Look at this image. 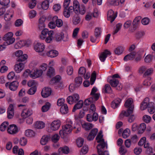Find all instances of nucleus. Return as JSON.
<instances>
[{"label": "nucleus", "instance_id": "obj_29", "mask_svg": "<svg viewBox=\"0 0 155 155\" xmlns=\"http://www.w3.org/2000/svg\"><path fill=\"white\" fill-rule=\"evenodd\" d=\"M61 77L59 75H57L50 81V84H55L56 85H58L59 84V81L61 80Z\"/></svg>", "mask_w": 155, "mask_h": 155}, {"label": "nucleus", "instance_id": "obj_39", "mask_svg": "<svg viewBox=\"0 0 155 155\" xmlns=\"http://www.w3.org/2000/svg\"><path fill=\"white\" fill-rule=\"evenodd\" d=\"M130 130L129 129L126 128L122 133L123 137L125 139L127 138L130 135Z\"/></svg>", "mask_w": 155, "mask_h": 155}, {"label": "nucleus", "instance_id": "obj_14", "mask_svg": "<svg viewBox=\"0 0 155 155\" xmlns=\"http://www.w3.org/2000/svg\"><path fill=\"white\" fill-rule=\"evenodd\" d=\"M43 73V72L40 70L35 69L32 74H30V76L33 78H36L41 76Z\"/></svg>", "mask_w": 155, "mask_h": 155}, {"label": "nucleus", "instance_id": "obj_37", "mask_svg": "<svg viewBox=\"0 0 155 155\" xmlns=\"http://www.w3.org/2000/svg\"><path fill=\"white\" fill-rule=\"evenodd\" d=\"M109 83L112 87H116L119 84V81L116 78H112L110 80Z\"/></svg>", "mask_w": 155, "mask_h": 155}, {"label": "nucleus", "instance_id": "obj_11", "mask_svg": "<svg viewBox=\"0 0 155 155\" xmlns=\"http://www.w3.org/2000/svg\"><path fill=\"white\" fill-rule=\"evenodd\" d=\"M8 132L10 134H14L18 132L17 126L15 124L10 125L8 127L7 129Z\"/></svg>", "mask_w": 155, "mask_h": 155}, {"label": "nucleus", "instance_id": "obj_56", "mask_svg": "<svg viewBox=\"0 0 155 155\" xmlns=\"http://www.w3.org/2000/svg\"><path fill=\"white\" fill-rule=\"evenodd\" d=\"M15 76V74L14 72L11 71L8 74L7 77L8 79L9 80H12L13 79Z\"/></svg>", "mask_w": 155, "mask_h": 155}, {"label": "nucleus", "instance_id": "obj_2", "mask_svg": "<svg viewBox=\"0 0 155 155\" xmlns=\"http://www.w3.org/2000/svg\"><path fill=\"white\" fill-rule=\"evenodd\" d=\"M52 35H53V31H49L48 29L45 28L42 31L39 38L41 40L45 39L46 42L50 43L52 41Z\"/></svg>", "mask_w": 155, "mask_h": 155}, {"label": "nucleus", "instance_id": "obj_17", "mask_svg": "<svg viewBox=\"0 0 155 155\" xmlns=\"http://www.w3.org/2000/svg\"><path fill=\"white\" fill-rule=\"evenodd\" d=\"M45 48V46L43 43H37L34 46V49L38 52H41Z\"/></svg>", "mask_w": 155, "mask_h": 155}, {"label": "nucleus", "instance_id": "obj_63", "mask_svg": "<svg viewBox=\"0 0 155 155\" xmlns=\"http://www.w3.org/2000/svg\"><path fill=\"white\" fill-rule=\"evenodd\" d=\"M146 138L145 137H143L141 138L138 143L139 146H142L146 142Z\"/></svg>", "mask_w": 155, "mask_h": 155}, {"label": "nucleus", "instance_id": "obj_26", "mask_svg": "<svg viewBox=\"0 0 155 155\" xmlns=\"http://www.w3.org/2000/svg\"><path fill=\"white\" fill-rule=\"evenodd\" d=\"M80 7L78 2L77 0H74L73 2V10L75 13L77 14L79 13V8Z\"/></svg>", "mask_w": 155, "mask_h": 155}, {"label": "nucleus", "instance_id": "obj_51", "mask_svg": "<svg viewBox=\"0 0 155 155\" xmlns=\"http://www.w3.org/2000/svg\"><path fill=\"white\" fill-rule=\"evenodd\" d=\"M37 88L35 86H34L31 87L28 90L27 92L28 94L30 95H33L36 92Z\"/></svg>", "mask_w": 155, "mask_h": 155}, {"label": "nucleus", "instance_id": "obj_45", "mask_svg": "<svg viewBox=\"0 0 155 155\" xmlns=\"http://www.w3.org/2000/svg\"><path fill=\"white\" fill-rule=\"evenodd\" d=\"M153 104L151 103L148 107V110L150 114H153L155 111V107Z\"/></svg>", "mask_w": 155, "mask_h": 155}, {"label": "nucleus", "instance_id": "obj_9", "mask_svg": "<svg viewBox=\"0 0 155 155\" xmlns=\"http://www.w3.org/2000/svg\"><path fill=\"white\" fill-rule=\"evenodd\" d=\"M96 78V72L94 71L91 74L90 78V81L89 82L88 81H84L83 83V84L84 87H87L89 86L90 84L93 85Z\"/></svg>", "mask_w": 155, "mask_h": 155}, {"label": "nucleus", "instance_id": "obj_60", "mask_svg": "<svg viewBox=\"0 0 155 155\" xmlns=\"http://www.w3.org/2000/svg\"><path fill=\"white\" fill-rule=\"evenodd\" d=\"M152 59V56L151 54H148L145 57L144 61L146 63H150Z\"/></svg>", "mask_w": 155, "mask_h": 155}, {"label": "nucleus", "instance_id": "obj_5", "mask_svg": "<svg viewBox=\"0 0 155 155\" xmlns=\"http://www.w3.org/2000/svg\"><path fill=\"white\" fill-rule=\"evenodd\" d=\"M52 41L55 40L57 41H59L62 40L64 41H68V37L67 35L64 36V34L61 33L60 34L56 33L52 35Z\"/></svg>", "mask_w": 155, "mask_h": 155}, {"label": "nucleus", "instance_id": "obj_33", "mask_svg": "<svg viewBox=\"0 0 155 155\" xmlns=\"http://www.w3.org/2000/svg\"><path fill=\"white\" fill-rule=\"evenodd\" d=\"M81 20L80 17L77 15H74L72 18V22L74 25H77L79 24Z\"/></svg>", "mask_w": 155, "mask_h": 155}, {"label": "nucleus", "instance_id": "obj_25", "mask_svg": "<svg viewBox=\"0 0 155 155\" xmlns=\"http://www.w3.org/2000/svg\"><path fill=\"white\" fill-rule=\"evenodd\" d=\"M50 138L51 137L49 135L43 136L41 140L40 143L41 144L43 145H45L47 143Z\"/></svg>", "mask_w": 155, "mask_h": 155}, {"label": "nucleus", "instance_id": "obj_47", "mask_svg": "<svg viewBox=\"0 0 155 155\" xmlns=\"http://www.w3.org/2000/svg\"><path fill=\"white\" fill-rule=\"evenodd\" d=\"M20 144L22 146H25L27 142V139L24 137L21 138L19 141Z\"/></svg>", "mask_w": 155, "mask_h": 155}, {"label": "nucleus", "instance_id": "obj_31", "mask_svg": "<svg viewBox=\"0 0 155 155\" xmlns=\"http://www.w3.org/2000/svg\"><path fill=\"white\" fill-rule=\"evenodd\" d=\"M124 50V48L122 46H119L116 48L114 50V52L115 54L119 55L121 54Z\"/></svg>", "mask_w": 155, "mask_h": 155}, {"label": "nucleus", "instance_id": "obj_16", "mask_svg": "<svg viewBox=\"0 0 155 155\" xmlns=\"http://www.w3.org/2000/svg\"><path fill=\"white\" fill-rule=\"evenodd\" d=\"M61 125V122L60 120L54 121L51 124V128L54 131L58 130Z\"/></svg>", "mask_w": 155, "mask_h": 155}, {"label": "nucleus", "instance_id": "obj_58", "mask_svg": "<svg viewBox=\"0 0 155 155\" xmlns=\"http://www.w3.org/2000/svg\"><path fill=\"white\" fill-rule=\"evenodd\" d=\"M73 72V69L71 66L68 67L67 69V72L68 75H71L72 74Z\"/></svg>", "mask_w": 155, "mask_h": 155}, {"label": "nucleus", "instance_id": "obj_41", "mask_svg": "<svg viewBox=\"0 0 155 155\" xmlns=\"http://www.w3.org/2000/svg\"><path fill=\"white\" fill-rule=\"evenodd\" d=\"M35 133L31 130L28 129L25 131V135L28 137H32L34 136Z\"/></svg>", "mask_w": 155, "mask_h": 155}, {"label": "nucleus", "instance_id": "obj_55", "mask_svg": "<svg viewBox=\"0 0 155 155\" xmlns=\"http://www.w3.org/2000/svg\"><path fill=\"white\" fill-rule=\"evenodd\" d=\"M146 70L143 74L145 76L150 75L153 73V69L152 68H149L146 69Z\"/></svg>", "mask_w": 155, "mask_h": 155}, {"label": "nucleus", "instance_id": "obj_52", "mask_svg": "<svg viewBox=\"0 0 155 155\" xmlns=\"http://www.w3.org/2000/svg\"><path fill=\"white\" fill-rule=\"evenodd\" d=\"M146 124L144 123H143L141 124L140 127H139V132L143 133L146 129Z\"/></svg>", "mask_w": 155, "mask_h": 155}, {"label": "nucleus", "instance_id": "obj_62", "mask_svg": "<svg viewBox=\"0 0 155 155\" xmlns=\"http://www.w3.org/2000/svg\"><path fill=\"white\" fill-rule=\"evenodd\" d=\"M84 140L82 138H80L77 141V146L79 147H81L83 145Z\"/></svg>", "mask_w": 155, "mask_h": 155}, {"label": "nucleus", "instance_id": "obj_61", "mask_svg": "<svg viewBox=\"0 0 155 155\" xmlns=\"http://www.w3.org/2000/svg\"><path fill=\"white\" fill-rule=\"evenodd\" d=\"M130 139L132 143H136L138 140L137 136L136 135L132 136Z\"/></svg>", "mask_w": 155, "mask_h": 155}, {"label": "nucleus", "instance_id": "obj_46", "mask_svg": "<svg viewBox=\"0 0 155 155\" xmlns=\"http://www.w3.org/2000/svg\"><path fill=\"white\" fill-rule=\"evenodd\" d=\"M91 97L90 98L92 99V101L93 103L99 99L100 94L99 93H97L94 94H90Z\"/></svg>", "mask_w": 155, "mask_h": 155}, {"label": "nucleus", "instance_id": "obj_1", "mask_svg": "<svg viewBox=\"0 0 155 155\" xmlns=\"http://www.w3.org/2000/svg\"><path fill=\"white\" fill-rule=\"evenodd\" d=\"M102 131H100L96 138L97 143H100L97 146V153L99 155H109L108 151L104 150V148H107V145L106 143L104 142V140L103 138L102 135Z\"/></svg>", "mask_w": 155, "mask_h": 155}, {"label": "nucleus", "instance_id": "obj_20", "mask_svg": "<svg viewBox=\"0 0 155 155\" xmlns=\"http://www.w3.org/2000/svg\"><path fill=\"white\" fill-rule=\"evenodd\" d=\"M72 6H70L68 9H64L63 12V15L66 18H69L70 15V13L73 12V10Z\"/></svg>", "mask_w": 155, "mask_h": 155}, {"label": "nucleus", "instance_id": "obj_36", "mask_svg": "<svg viewBox=\"0 0 155 155\" xmlns=\"http://www.w3.org/2000/svg\"><path fill=\"white\" fill-rule=\"evenodd\" d=\"M82 79L81 77H78L75 78L74 80L75 86L76 87L79 86L82 84Z\"/></svg>", "mask_w": 155, "mask_h": 155}, {"label": "nucleus", "instance_id": "obj_27", "mask_svg": "<svg viewBox=\"0 0 155 155\" xmlns=\"http://www.w3.org/2000/svg\"><path fill=\"white\" fill-rule=\"evenodd\" d=\"M83 104V101L80 100L74 106L72 110V112H74L76 110L81 108Z\"/></svg>", "mask_w": 155, "mask_h": 155}, {"label": "nucleus", "instance_id": "obj_21", "mask_svg": "<svg viewBox=\"0 0 155 155\" xmlns=\"http://www.w3.org/2000/svg\"><path fill=\"white\" fill-rule=\"evenodd\" d=\"M22 109L23 110L21 113V115L23 118H25L32 114V112L31 110Z\"/></svg>", "mask_w": 155, "mask_h": 155}, {"label": "nucleus", "instance_id": "obj_24", "mask_svg": "<svg viewBox=\"0 0 155 155\" xmlns=\"http://www.w3.org/2000/svg\"><path fill=\"white\" fill-rule=\"evenodd\" d=\"M121 100L119 98H117L113 101L111 103V106L114 109L117 107L121 102Z\"/></svg>", "mask_w": 155, "mask_h": 155}, {"label": "nucleus", "instance_id": "obj_18", "mask_svg": "<svg viewBox=\"0 0 155 155\" xmlns=\"http://www.w3.org/2000/svg\"><path fill=\"white\" fill-rule=\"evenodd\" d=\"M49 63V64H51V65L49 67V68L48 71L47 75L49 77L51 78L54 75V71L52 67L54 65V62L53 61H51Z\"/></svg>", "mask_w": 155, "mask_h": 155}, {"label": "nucleus", "instance_id": "obj_40", "mask_svg": "<svg viewBox=\"0 0 155 155\" xmlns=\"http://www.w3.org/2000/svg\"><path fill=\"white\" fill-rule=\"evenodd\" d=\"M27 55L26 54H23L19 57L17 58V60L18 62H24L26 60L27 58Z\"/></svg>", "mask_w": 155, "mask_h": 155}, {"label": "nucleus", "instance_id": "obj_13", "mask_svg": "<svg viewBox=\"0 0 155 155\" xmlns=\"http://www.w3.org/2000/svg\"><path fill=\"white\" fill-rule=\"evenodd\" d=\"M51 88L45 87L42 90L41 94L43 97H47L51 94Z\"/></svg>", "mask_w": 155, "mask_h": 155}, {"label": "nucleus", "instance_id": "obj_57", "mask_svg": "<svg viewBox=\"0 0 155 155\" xmlns=\"http://www.w3.org/2000/svg\"><path fill=\"white\" fill-rule=\"evenodd\" d=\"M10 2V0H0V4L2 5L7 6V7Z\"/></svg>", "mask_w": 155, "mask_h": 155}, {"label": "nucleus", "instance_id": "obj_3", "mask_svg": "<svg viewBox=\"0 0 155 155\" xmlns=\"http://www.w3.org/2000/svg\"><path fill=\"white\" fill-rule=\"evenodd\" d=\"M73 123L72 121H70L68 123L62 127V130H60L59 133L61 136L62 135L64 136L65 134H68L71 133L73 129L72 126Z\"/></svg>", "mask_w": 155, "mask_h": 155}, {"label": "nucleus", "instance_id": "obj_7", "mask_svg": "<svg viewBox=\"0 0 155 155\" xmlns=\"http://www.w3.org/2000/svg\"><path fill=\"white\" fill-rule=\"evenodd\" d=\"M19 83L16 81H14L12 82H8L5 84V86L6 88L10 89L12 91L16 90L18 86Z\"/></svg>", "mask_w": 155, "mask_h": 155}, {"label": "nucleus", "instance_id": "obj_10", "mask_svg": "<svg viewBox=\"0 0 155 155\" xmlns=\"http://www.w3.org/2000/svg\"><path fill=\"white\" fill-rule=\"evenodd\" d=\"M133 113H129V114H127V116L125 115V114L123 113L122 114V111L121 113L120 117H124L125 116L127 117V121L129 123H132L135 120L136 118V116L134 115L131 114H132ZM127 114V113H126Z\"/></svg>", "mask_w": 155, "mask_h": 155}, {"label": "nucleus", "instance_id": "obj_59", "mask_svg": "<svg viewBox=\"0 0 155 155\" xmlns=\"http://www.w3.org/2000/svg\"><path fill=\"white\" fill-rule=\"evenodd\" d=\"M143 121L147 123H149L151 119V117L147 115H144L143 117Z\"/></svg>", "mask_w": 155, "mask_h": 155}, {"label": "nucleus", "instance_id": "obj_54", "mask_svg": "<svg viewBox=\"0 0 155 155\" xmlns=\"http://www.w3.org/2000/svg\"><path fill=\"white\" fill-rule=\"evenodd\" d=\"M79 13L81 15L84 14L86 12L85 7L83 5H81L79 8Z\"/></svg>", "mask_w": 155, "mask_h": 155}, {"label": "nucleus", "instance_id": "obj_38", "mask_svg": "<svg viewBox=\"0 0 155 155\" xmlns=\"http://www.w3.org/2000/svg\"><path fill=\"white\" fill-rule=\"evenodd\" d=\"M42 8L44 10H47L49 7V2L47 0L44 1L41 5Z\"/></svg>", "mask_w": 155, "mask_h": 155}, {"label": "nucleus", "instance_id": "obj_35", "mask_svg": "<svg viewBox=\"0 0 155 155\" xmlns=\"http://www.w3.org/2000/svg\"><path fill=\"white\" fill-rule=\"evenodd\" d=\"M83 127L86 130H87L91 129L94 127V125L89 123H84L82 125Z\"/></svg>", "mask_w": 155, "mask_h": 155}, {"label": "nucleus", "instance_id": "obj_19", "mask_svg": "<svg viewBox=\"0 0 155 155\" xmlns=\"http://www.w3.org/2000/svg\"><path fill=\"white\" fill-rule=\"evenodd\" d=\"M111 54V53L110 51L107 50H106L100 56V59L101 61L104 62L107 57L108 55H110Z\"/></svg>", "mask_w": 155, "mask_h": 155}, {"label": "nucleus", "instance_id": "obj_64", "mask_svg": "<svg viewBox=\"0 0 155 155\" xmlns=\"http://www.w3.org/2000/svg\"><path fill=\"white\" fill-rule=\"evenodd\" d=\"M60 137L57 134H55L52 137V140L54 143H56L59 140Z\"/></svg>", "mask_w": 155, "mask_h": 155}, {"label": "nucleus", "instance_id": "obj_43", "mask_svg": "<svg viewBox=\"0 0 155 155\" xmlns=\"http://www.w3.org/2000/svg\"><path fill=\"white\" fill-rule=\"evenodd\" d=\"M141 19V17L140 16L136 17L133 21V25L134 28L137 27L138 25V22Z\"/></svg>", "mask_w": 155, "mask_h": 155}, {"label": "nucleus", "instance_id": "obj_42", "mask_svg": "<svg viewBox=\"0 0 155 155\" xmlns=\"http://www.w3.org/2000/svg\"><path fill=\"white\" fill-rule=\"evenodd\" d=\"M9 123L8 122H4L0 126V130L2 131H4L8 126Z\"/></svg>", "mask_w": 155, "mask_h": 155}, {"label": "nucleus", "instance_id": "obj_6", "mask_svg": "<svg viewBox=\"0 0 155 155\" xmlns=\"http://www.w3.org/2000/svg\"><path fill=\"white\" fill-rule=\"evenodd\" d=\"M13 34L12 32H9L6 34L3 38V39L6 41L8 45L13 43L15 41V38H12Z\"/></svg>", "mask_w": 155, "mask_h": 155}, {"label": "nucleus", "instance_id": "obj_50", "mask_svg": "<svg viewBox=\"0 0 155 155\" xmlns=\"http://www.w3.org/2000/svg\"><path fill=\"white\" fill-rule=\"evenodd\" d=\"M101 28L97 27L94 30V35L96 37H99L101 35Z\"/></svg>", "mask_w": 155, "mask_h": 155}, {"label": "nucleus", "instance_id": "obj_53", "mask_svg": "<svg viewBox=\"0 0 155 155\" xmlns=\"http://www.w3.org/2000/svg\"><path fill=\"white\" fill-rule=\"evenodd\" d=\"M116 16L117 15L114 13L113 15H107V19L110 21L111 23H112L114 20Z\"/></svg>", "mask_w": 155, "mask_h": 155}, {"label": "nucleus", "instance_id": "obj_30", "mask_svg": "<svg viewBox=\"0 0 155 155\" xmlns=\"http://www.w3.org/2000/svg\"><path fill=\"white\" fill-rule=\"evenodd\" d=\"M45 123L41 121H38L36 122L34 124L35 128L38 129H41L45 127Z\"/></svg>", "mask_w": 155, "mask_h": 155}, {"label": "nucleus", "instance_id": "obj_28", "mask_svg": "<svg viewBox=\"0 0 155 155\" xmlns=\"http://www.w3.org/2000/svg\"><path fill=\"white\" fill-rule=\"evenodd\" d=\"M46 54L49 57L54 58L58 55V52L57 51L55 50H51L47 52Z\"/></svg>", "mask_w": 155, "mask_h": 155}, {"label": "nucleus", "instance_id": "obj_12", "mask_svg": "<svg viewBox=\"0 0 155 155\" xmlns=\"http://www.w3.org/2000/svg\"><path fill=\"white\" fill-rule=\"evenodd\" d=\"M25 62H20L16 64L14 67L15 71L17 73H19L23 69Z\"/></svg>", "mask_w": 155, "mask_h": 155}, {"label": "nucleus", "instance_id": "obj_34", "mask_svg": "<svg viewBox=\"0 0 155 155\" xmlns=\"http://www.w3.org/2000/svg\"><path fill=\"white\" fill-rule=\"evenodd\" d=\"M103 91L105 93H110L112 92L111 88L109 84H106L104 88L103 89Z\"/></svg>", "mask_w": 155, "mask_h": 155}, {"label": "nucleus", "instance_id": "obj_23", "mask_svg": "<svg viewBox=\"0 0 155 155\" xmlns=\"http://www.w3.org/2000/svg\"><path fill=\"white\" fill-rule=\"evenodd\" d=\"M58 152L59 154H67L69 152V149L67 146H65L59 148Z\"/></svg>", "mask_w": 155, "mask_h": 155}, {"label": "nucleus", "instance_id": "obj_15", "mask_svg": "<svg viewBox=\"0 0 155 155\" xmlns=\"http://www.w3.org/2000/svg\"><path fill=\"white\" fill-rule=\"evenodd\" d=\"M150 104L149 103V99L148 97L145 98L143 102L141 104L140 109L142 110L146 109Z\"/></svg>", "mask_w": 155, "mask_h": 155}, {"label": "nucleus", "instance_id": "obj_49", "mask_svg": "<svg viewBox=\"0 0 155 155\" xmlns=\"http://www.w3.org/2000/svg\"><path fill=\"white\" fill-rule=\"evenodd\" d=\"M88 148L87 145L84 146L81 150L80 154L81 155H84L87 153L88 152Z\"/></svg>", "mask_w": 155, "mask_h": 155}, {"label": "nucleus", "instance_id": "obj_22", "mask_svg": "<svg viewBox=\"0 0 155 155\" xmlns=\"http://www.w3.org/2000/svg\"><path fill=\"white\" fill-rule=\"evenodd\" d=\"M136 54V52L133 51L125 56L124 58V60L125 61H127L128 60H133Z\"/></svg>", "mask_w": 155, "mask_h": 155}, {"label": "nucleus", "instance_id": "obj_32", "mask_svg": "<svg viewBox=\"0 0 155 155\" xmlns=\"http://www.w3.org/2000/svg\"><path fill=\"white\" fill-rule=\"evenodd\" d=\"M60 111L62 114H66L68 112V108L67 105L64 104L61 107Z\"/></svg>", "mask_w": 155, "mask_h": 155}, {"label": "nucleus", "instance_id": "obj_8", "mask_svg": "<svg viewBox=\"0 0 155 155\" xmlns=\"http://www.w3.org/2000/svg\"><path fill=\"white\" fill-rule=\"evenodd\" d=\"M79 99V97L78 94H75L72 96H68L67 98V101L70 104H72L73 103L76 102Z\"/></svg>", "mask_w": 155, "mask_h": 155}, {"label": "nucleus", "instance_id": "obj_4", "mask_svg": "<svg viewBox=\"0 0 155 155\" xmlns=\"http://www.w3.org/2000/svg\"><path fill=\"white\" fill-rule=\"evenodd\" d=\"M124 106L128 108L127 111L123 110L122 114H125V115L127 116V114H126V113L129 114V113H133L134 105L133 104V100L132 98H130L127 99L125 103Z\"/></svg>", "mask_w": 155, "mask_h": 155}, {"label": "nucleus", "instance_id": "obj_48", "mask_svg": "<svg viewBox=\"0 0 155 155\" xmlns=\"http://www.w3.org/2000/svg\"><path fill=\"white\" fill-rule=\"evenodd\" d=\"M107 4L108 5H118L119 4V1L118 0H108Z\"/></svg>", "mask_w": 155, "mask_h": 155}, {"label": "nucleus", "instance_id": "obj_44", "mask_svg": "<svg viewBox=\"0 0 155 155\" xmlns=\"http://www.w3.org/2000/svg\"><path fill=\"white\" fill-rule=\"evenodd\" d=\"M51 106L49 102H46L45 104L41 108V110L43 112H45L47 111L50 108Z\"/></svg>", "mask_w": 155, "mask_h": 155}]
</instances>
